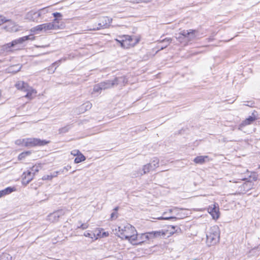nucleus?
Segmentation results:
<instances>
[{
    "label": "nucleus",
    "mask_w": 260,
    "mask_h": 260,
    "mask_svg": "<svg viewBox=\"0 0 260 260\" xmlns=\"http://www.w3.org/2000/svg\"><path fill=\"white\" fill-rule=\"evenodd\" d=\"M7 21L8 20L6 18V17L0 14V26L4 23L7 22Z\"/></svg>",
    "instance_id": "nucleus-37"
},
{
    "label": "nucleus",
    "mask_w": 260,
    "mask_h": 260,
    "mask_svg": "<svg viewBox=\"0 0 260 260\" xmlns=\"http://www.w3.org/2000/svg\"><path fill=\"white\" fill-rule=\"evenodd\" d=\"M159 159L157 158H154L152 160L150 164H152V167L155 170L156 168H157L159 166Z\"/></svg>",
    "instance_id": "nucleus-32"
},
{
    "label": "nucleus",
    "mask_w": 260,
    "mask_h": 260,
    "mask_svg": "<svg viewBox=\"0 0 260 260\" xmlns=\"http://www.w3.org/2000/svg\"><path fill=\"white\" fill-rule=\"evenodd\" d=\"M31 36H24V37L20 38L18 39L15 40L13 41L11 43H8V44H6L3 45L2 46V49L4 51H10V48L11 47H14V46H15L17 44H22L24 41L28 40H34V37L31 38Z\"/></svg>",
    "instance_id": "nucleus-8"
},
{
    "label": "nucleus",
    "mask_w": 260,
    "mask_h": 260,
    "mask_svg": "<svg viewBox=\"0 0 260 260\" xmlns=\"http://www.w3.org/2000/svg\"><path fill=\"white\" fill-rule=\"evenodd\" d=\"M156 219H159V220H168V219H176V218L175 217H159L156 218Z\"/></svg>",
    "instance_id": "nucleus-43"
},
{
    "label": "nucleus",
    "mask_w": 260,
    "mask_h": 260,
    "mask_svg": "<svg viewBox=\"0 0 260 260\" xmlns=\"http://www.w3.org/2000/svg\"><path fill=\"white\" fill-rule=\"evenodd\" d=\"M82 109H84V111L90 109L91 108V104L89 102H86L83 104L81 107Z\"/></svg>",
    "instance_id": "nucleus-33"
},
{
    "label": "nucleus",
    "mask_w": 260,
    "mask_h": 260,
    "mask_svg": "<svg viewBox=\"0 0 260 260\" xmlns=\"http://www.w3.org/2000/svg\"><path fill=\"white\" fill-rule=\"evenodd\" d=\"M8 23L3 28L6 31L10 32H16L21 30V26L14 21L8 20Z\"/></svg>",
    "instance_id": "nucleus-11"
},
{
    "label": "nucleus",
    "mask_w": 260,
    "mask_h": 260,
    "mask_svg": "<svg viewBox=\"0 0 260 260\" xmlns=\"http://www.w3.org/2000/svg\"><path fill=\"white\" fill-rule=\"evenodd\" d=\"M3 256H4V257H6L7 260H9V257L10 256V255L8 254H7V253H3Z\"/></svg>",
    "instance_id": "nucleus-47"
},
{
    "label": "nucleus",
    "mask_w": 260,
    "mask_h": 260,
    "mask_svg": "<svg viewBox=\"0 0 260 260\" xmlns=\"http://www.w3.org/2000/svg\"><path fill=\"white\" fill-rule=\"evenodd\" d=\"M118 217V213L117 212H114L111 214V219L112 220L116 219Z\"/></svg>",
    "instance_id": "nucleus-41"
},
{
    "label": "nucleus",
    "mask_w": 260,
    "mask_h": 260,
    "mask_svg": "<svg viewBox=\"0 0 260 260\" xmlns=\"http://www.w3.org/2000/svg\"><path fill=\"white\" fill-rule=\"evenodd\" d=\"M53 15L55 18H57L58 21H59L58 18H61L62 17V15L60 13H59V12L53 13Z\"/></svg>",
    "instance_id": "nucleus-39"
},
{
    "label": "nucleus",
    "mask_w": 260,
    "mask_h": 260,
    "mask_svg": "<svg viewBox=\"0 0 260 260\" xmlns=\"http://www.w3.org/2000/svg\"><path fill=\"white\" fill-rule=\"evenodd\" d=\"M65 212L62 210H57L48 215L47 220L50 222H55L58 221L59 218L64 215Z\"/></svg>",
    "instance_id": "nucleus-12"
},
{
    "label": "nucleus",
    "mask_w": 260,
    "mask_h": 260,
    "mask_svg": "<svg viewBox=\"0 0 260 260\" xmlns=\"http://www.w3.org/2000/svg\"><path fill=\"white\" fill-rule=\"evenodd\" d=\"M42 166L40 164L35 165L31 168V172L34 174V175L38 172L41 168Z\"/></svg>",
    "instance_id": "nucleus-30"
},
{
    "label": "nucleus",
    "mask_w": 260,
    "mask_h": 260,
    "mask_svg": "<svg viewBox=\"0 0 260 260\" xmlns=\"http://www.w3.org/2000/svg\"><path fill=\"white\" fill-rule=\"evenodd\" d=\"M170 212H172V209H170Z\"/></svg>",
    "instance_id": "nucleus-49"
},
{
    "label": "nucleus",
    "mask_w": 260,
    "mask_h": 260,
    "mask_svg": "<svg viewBox=\"0 0 260 260\" xmlns=\"http://www.w3.org/2000/svg\"><path fill=\"white\" fill-rule=\"evenodd\" d=\"M153 170H154V169L152 167V164L149 163L144 165L142 168L138 170L137 173L134 174V175L135 176V177L142 176L144 174Z\"/></svg>",
    "instance_id": "nucleus-14"
},
{
    "label": "nucleus",
    "mask_w": 260,
    "mask_h": 260,
    "mask_svg": "<svg viewBox=\"0 0 260 260\" xmlns=\"http://www.w3.org/2000/svg\"><path fill=\"white\" fill-rule=\"evenodd\" d=\"M15 86L17 89L25 91L29 85L24 81H19L15 84Z\"/></svg>",
    "instance_id": "nucleus-19"
},
{
    "label": "nucleus",
    "mask_w": 260,
    "mask_h": 260,
    "mask_svg": "<svg viewBox=\"0 0 260 260\" xmlns=\"http://www.w3.org/2000/svg\"><path fill=\"white\" fill-rule=\"evenodd\" d=\"M71 167L69 166L66 167H64L63 168V169L62 170V172H63L64 170H66L67 171H68L69 170V169H71Z\"/></svg>",
    "instance_id": "nucleus-46"
},
{
    "label": "nucleus",
    "mask_w": 260,
    "mask_h": 260,
    "mask_svg": "<svg viewBox=\"0 0 260 260\" xmlns=\"http://www.w3.org/2000/svg\"><path fill=\"white\" fill-rule=\"evenodd\" d=\"M15 144L17 145L25 146V139L16 140Z\"/></svg>",
    "instance_id": "nucleus-36"
},
{
    "label": "nucleus",
    "mask_w": 260,
    "mask_h": 260,
    "mask_svg": "<svg viewBox=\"0 0 260 260\" xmlns=\"http://www.w3.org/2000/svg\"><path fill=\"white\" fill-rule=\"evenodd\" d=\"M175 226L173 225H170L167 226V229H164L159 231H152L150 232L146 233L148 240H152L154 239L158 238L161 236L170 237L172 236L174 233Z\"/></svg>",
    "instance_id": "nucleus-4"
},
{
    "label": "nucleus",
    "mask_w": 260,
    "mask_h": 260,
    "mask_svg": "<svg viewBox=\"0 0 260 260\" xmlns=\"http://www.w3.org/2000/svg\"><path fill=\"white\" fill-rule=\"evenodd\" d=\"M103 88H104V87H103V85L101 84V83H100L94 86L93 92H100L102 90H103Z\"/></svg>",
    "instance_id": "nucleus-27"
},
{
    "label": "nucleus",
    "mask_w": 260,
    "mask_h": 260,
    "mask_svg": "<svg viewBox=\"0 0 260 260\" xmlns=\"http://www.w3.org/2000/svg\"><path fill=\"white\" fill-rule=\"evenodd\" d=\"M133 245H141L142 244L148 241L146 233L138 234L136 232V238Z\"/></svg>",
    "instance_id": "nucleus-15"
},
{
    "label": "nucleus",
    "mask_w": 260,
    "mask_h": 260,
    "mask_svg": "<svg viewBox=\"0 0 260 260\" xmlns=\"http://www.w3.org/2000/svg\"><path fill=\"white\" fill-rule=\"evenodd\" d=\"M39 11H41V15L42 14H45L46 13H48V8H44L43 9H41L40 10H39Z\"/></svg>",
    "instance_id": "nucleus-42"
},
{
    "label": "nucleus",
    "mask_w": 260,
    "mask_h": 260,
    "mask_svg": "<svg viewBox=\"0 0 260 260\" xmlns=\"http://www.w3.org/2000/svg\"><path fill=\"white\" fill-rule=\"evenodd\" d=\"M112 22V19L107 17H102L100 19L99 26V27L98 29H100V28L103 27H108Z\"/></svg>",
    "instance_id": "nucleus-16"
},
{
    "label": "nucleus",
    "mask_w": 260,
    "mask_h": 260,
    "mask_svg": "<svg viewBox=\"0 0 260 260\" xmlns=\"http://www.w3.org/2000/svg\"><path fill=\"white\" fill-rule=\"evenodd\" d=\"M176 35V39L180 43H183L184 42H189L198 38L199 37V33L196 29L183 30Z\"/></svg>",
    "instance_id": "nucleus-3"
},
{
    "label": "nucleus",
    "mask_w": 260,
    "mask_h": 260,
    "mask_svg": "<svg viewBox=\"0 0 260 260\" xmlns=\"http://www.w3.org/2000/svg\"><path fill=\"white\" fill-rule=\"evenodd\" d=\"M84 236L86 237H88L91 239L93 241L94 240V235H93V232L86 231L84 233Z\"/></svg>",
    "instance_id": "nucleus-31"
},
{
    "label": "nucleus",
    "mask_w": 260,
    "mask_h": 260,
    "mask_svg": "<svg viewBox=\"0 0 260 260\" xmlns=\"http://www.w3.org/2000/svg\"><path fill=\"white\" fill-rule=\"evenodd\" d=\"M208 213L211 215L214 219H217L220 216L219 206L217 203H214L210 206L208 208Z\"/></svg>",
    "instance_id": "nucleus-13"
},
{
    "label": "nucleus",
    "mask_w": 260,
    "mask_h": 260,
    "mask_svg": "<svg viewBox=\"0 0 260 260\" xmlns=\"http://www.w3.org/2000/svg\"><path fill=\"white\" fill-rule=\"evenodd\" d=\"M193 260H198V259L197 258H195V259H193Z\"/></svg>",
    "instance_id": "nucleus-50"
},
{
    "label": "nucleus",
    "mask_w": 260,
    "mask_h": 260,
    "mask_svg": "<svg viewBox=\"0 0 260 260\" xmlns=\"http://www.w3.org/2000/svg\"><path fill=\"white\" fill-rule=\"evenodd\" d=\"M88 227V224L87 223H82L80 226H78V229H81L82 230H85L87 229Z\"/></svg>",
    "instance_id": "nucleus-40"
},
{
    "label": "nucleus",
    "mask_w": 260,
    "mask_h": 260,
    "mask_svg": "<svg viewBox=\"0 0 260 260\" xmlns=\"http://www.w3.org/2000/svg\"><path fill=\"white\" fill-rule=\"evenodd\" d=\"M30 31L35 34H39L40 32H44L43 26L42 24L38 25L32 27L30 29Z\"/></svg>",
    "instance_id": "nucleus-24"
},
{
    "label": "nucleus",
    "mask_w": 260,
    "mask_h": 260,
    "mask_svg": "<svg viewBox=\"0 0 260 260\" xmlns=\"http://www.w3.org/2000/svg\"><path fill=\"white\" fill-rule=\"evenodd\" d=\"M150 1L151 0H136V1H134L133 2L136 3H141L142 2H150Z\"/></svg>",
    "instance_id": "nucleus-45"
},
{
    "label": "nucleus",
    "mask_w": 260,
    "mask_h": 260,
    "mask_svg": "<svg viewBox=\"0 0 260 260\" xmlns=\"http://www.w3.org/2000/svg\"><path fill=\"white\" fill-rule=\"evenodd\" d=\"M21 67L20 64L13 66L8 69V71L9 73H16L21 70Z\"/></svg>",
    "instance_id": "nucleus-23"
},
{
    "label": "nucleus",
    "mask_w": 260,
    "mask_h": 260,
    "mask_svg": "<svg viewBox=\"0 0 260 260\" xmlns=\"http://www.w3.org/2000/svg\"><path fill=\"white\" fill-rule=\"evenodd\" d=\"M59 172L56 171L53 174L51 175H45L42 177V179L44 180H51L53 177H56L58 175Z\"/></svg>",
    "instance_id": "nucleus-26"
},
{
    "label": "nucleus",
    "mask_w": 260,
    "mask_h": 260,
    "mask_svg": "<svg viewBox=\"0 0 260 260\" xmlns=\"http://www.w3.org/2000/svg\"><path fill=\"white\" fill-rule=\"evenodd\" d=\"M172 39L171 38H166L163 40L161 41L160 42L162 43H164V45L161 46L160 50H162L164 48H166L168 46L170 43L171 42Z\"/></svg>",
    "instance_id": "nucleus-28"
},
{
    "label": "nucleus",
    "mask_w": 260,
    "mask_h": 260,
    "mask_svg": "<svg viewBox=\"0 0 260 260\" xmlns=\"http://www.w3.org/2000/svg\"><path fill=\"white\" fill-rule=\"evenodd\" d=\"M118 207H115V208H114V210L115 211V212H117V211L118 210Z\"/></svg>",
    "instance_id": "nucleus-48"
},
{
    "label": "nucleus",
    "mask_w": 260,
    "mask_h": 260,
    "mask_svg": "<svg viewBox=\"0 0 260 260\" xmlns=\"http://www.w3.org/2000/svg\"><path fill=\"white\" fill-rule=\"evenodd\" d=\"M86 159L85 156L82 153L79 154V155L77 156L74 160V162L76 164L80 163L82 161H84Z\"/></svg>",
    "instance_id": "nucleus-25"
},
{
    "label": "nucleus",
    "mask_w": 260,
    "mask_h": 260,
    "mask_svg": "<svg viewBox=\"0 0 260 260\" xmlns=\"http://www.w3.org/2000/svg\"><path fill=\"white\" fill-rule=\"evenodd\" d=\"M249 180L248 182L251 181H256L257 179V175L255 173H252L249 176Z\"/></svg>",
    "instance_id": "nucleus-35"
},
{
    "label": "nucleus",
    "mask_w": 260,
    "mask_h": 260,
    "mask_svg": "<svg viewBox=\"0 0 260 260\" xmlns=\"http://www.w3.org/2000/svg\"><path fill=\"white\" fill-rule=\"evenodd\" d=\"M25 91L27 93L24 96L28 99H32L37 94V91L29 86L27 87Z\"/></svg>",
    "instance_id": "nucleus-18"
},
{
    "label": "nucleus",
    "mask_w": 260,
    "mask_h": 260,
    "mask_svg": "<svg viewBox=\"0 0 260 260\" xmlns=\"http://www.w3.org/2000/svg\"><path fill=\"white\" fill-rule=\"evenodd\" d=\"M115 235L121 239L127 240L133 244L136 238L137 230L131 224L126 223L112 230Z\"/></svg>",
    "instance_id": "nucleus-1"
},
{
    "label": "nucleus",
    "mask_w": 260,
    "mask_h": 260,
    "mask_svg": "<svg viewBox=\"0 0 260 260\" xmlns=\"http://www.w3.org/2000/svg\"><path fill=\"white\" fill-rule=\"evenodd\" d=\"M15 191L14 187H8L5 189L0 191V198L11 193L13 191Z\"/></svg>",
    "instance_id": "nucleus-21"
},
{
    "label": "nucleus",
    "mask_w": 260,
    "mask_h": 260,
    "mask_svg": "<svg viewBox=\"0 0 260 260\" xmlns=\"http://www.w3.org/2000/svg\"><path fill=\"white\" fill-rule=\"evenodd\" d=\"M242 180H246V179H242Z\"/></svg>",
    "instance_id": "nucleus-51"
},
{
    "label": "nucleus",
    "mask_w": 260,
    "mask_h": 260,
    "mask_svg": "<svg viewBox=\"0 0 260 260\" xmlns=\"http://www.w3.org/2000/svg\"><path fill=\"white\" fill-rule=\"evenodd\" d=\"M81 153L80 152V151L77 149L73 150L71 152V154L74 156H77L79 155V154H81Z\"/></svg>",
    "instance_id": "nucleus-38"
},
{
    "label": "nucleus",
    "mask_w": 260,
    "mask_h": 260,
    "mask_svg": "<svg viewBox=\"0 0 260 260\" xmlns=\"http://www.w3.org/2000/svg\"><path fill=\"white\" fill-rule=\"evenodd\" d=\"M30 154V151H26V152H22L21 153V154H20L18 156V159L19 160H22L27 155H28Z\"/></svg>",
    "instance_id": "nucleus-34"
},
{
    "label": "nucleus",
    "mask_w": 260,
    "mask_h": 260,
    "mask_svg": "<svg viewBox=\"0 0 260 260\" xmlns=\"http://www.w3.org/2000/svg\"><path fill=\"white\" fill-rule=\"evenodd\" d=\"M127 82V80L124 77H121L115 78L113 80H108L101 82L103 85V90L112 88V87L122 83L123 84Z\"/></svg>",
    "instance_id": "nucleus-6"
},
{
    "label": "nucleus",
    "mask_w": 260,
    "mask_h": 260,
    "mask_svg": "<svg viewBox=\"0 0 260 260\" xmlns=\"http://www.w3.org/2000/svg\"><path fill=\"white\" fill-rule=\"evenodd\" d=\"M49 143L48 141L45 140H41L37 138H25V147H34L36 146H43Z\"/></svg>",
    "instance_id": "nucleus-10"
},
{
    "label": "nucleus",
    "mask_w": 260,
    "mask_h": 260,
    "mask_svg": "<svg viewBox=\"0 0 260 260\" xmlns=\"http://www.w3.org/2000/svg\"><path fill=\"white\" fill-rule=\"evenodd\" d=\"M41 16V11L32 10L27 12L24 16V19L27 21L38 22Z\"/></svg>",
    "instance_id": "nucleus-9"
},
{
    "label": "nucleus",
    "mask_w": 260,
    "mask_h": 260,
    "mask_svg": "<svg viewBox=\"0 0 260 260\" xmlns=\"http://www.w3.org/2000/svg\"><path fill=\"white\" fill-rule=\"evenodd\" d=\"M57 23H58V20L57 18H55L52 22L42 24L44 32L50 30H56L64 28V24L63 23H61L60 25H58Z\"/></svg>",
    "instance_id": "nucleus-7"
},
{
    "label": "nucleus",
    "mask_w": 260,
    "mask_h": 260,
    "mask_svg": "<svg viewBox=\"0 0 260 260\" xmlns=\"http://www.w3.org/2000/svg\"><path fill=\"white\" fill-rule=\"evenodd\" d=\"M109 236V233L107 232H104L102 229H101V238L106 237Z\"/></svg>",
    "instance_id": "nucleus-44"
},
{
    "label": "nucleus",
    "mask_w": 260,
    "mask_h": 260,
    "mask_svg": "<svg viewBox=\"0 0 260 260\" xmlns=\"http://www.w3.org/2000/svg\"><path fill=\"white\" fill-rule=\"evenodd\" d=\"M207 159H208V156H199L194 159L193 161L196 164H203L206 161Z\"/></svg>",
    "instance_id": "nucleus-22"
},
{
    "label": "nucleus",
    "mask_w": 260,
    "mask_h": 260,
    "mask_svg": "<svg viewBox=\"0 0 260 260\" xmlns=\"http://www.w3.org/2000/svg\"><path fill=\"white\" fill-rule=\"evenodd\" d=\"M93 235H94V240H97L99 238H101V229H97L94 230Z\"/></svg>",
    "instance_id": "nucleus-29"
},
{
    "label": "nucleus",
    "mask_w": 260,
    "mask_h": 260,
    "mask_svg": "<svg viewBox=\"0 0 260 260\" xmlns=\"http://www.w3.org/2000/svg\"><path fill=\"white\" fill-rule=\"evenodd\" d=\"M34 174L31 171H27L23 174L22 183L23 184H28L33 178Z\"/></svg>",
    "instance_id": "nucleus-17"
},
{
    "label": "nucleus",
    "mask_w": 260,
    "mask_h": 260,
    "mask_svg": "<svg viewBox=\"0 0 260 260\" xmlns=\"http://www.w3.org/2000/svg\"><path fill=\"white\" fill-rule=\"evenodd\" d=\"M220 239V231L216 226L211 227L206 234V243L208 247L216 245Z\"/></svg>",
    "instance_id": "nucleus-2"
},
{
    "label": "nucleus",
    "mask_w": 260,
    "mask_h": 260,
    "mask_svg": "<svg viewBox=\"0 0 260 260\" xmlns=\"http://www.w3.org/2000/svg\"><path fill=\"white\" fill-rule=\"evenodd\" d=\"M120 39H115V41L120 44L121 47L123 48H129L134 47L139 42V39L136 37L125 35L119 37Z\"/></svg>",
    "instance_id": "nucleus-5"
},
{
    "label": "nucleus",
    "mask_w": 260,
    "mask_h": 260,
    "mask_svg": "<svg viewBox=\"0 0 260 260\" xmlns=\"http://www.w3.org/2000/svg\"><path fill=\"white\" fill-rule=\"evenodd\" d=\"M256 118L254 116H249L248 118H246L244 121H243L242 123L240 125L239 128H241L242 127L246 126L247 125H249L253 122Z\"/></svg>",
    "instance_id": "nucleus-20"
}]
</instances>
